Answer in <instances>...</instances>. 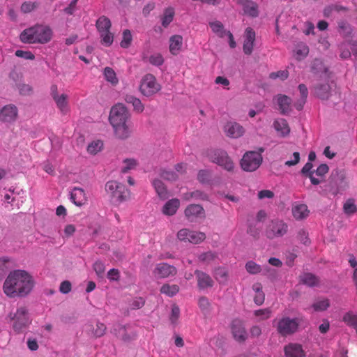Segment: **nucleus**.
<instances>
[{
	"instance_id": "nucleus-43",
	"label": "nucleus",
	"mask_w": 357,
	"mask_h": 357,
	"mask_svg": "<svg viewBox=\"0 0 357 357\" xmlns=\"http://www.w3.org/2000/svg\"><path fill=\"white\" fill-rule=\"evenodd\" d=\"M132 40V34L130 30L126 29L123 31L122 40L120 45L123 48H128L131 45Z\"/></svg>"
},
{
	"instance_id": "nucleus-58",
	"label": "nucleus",
	"mask_w": 357,
	"mask_h": 357,
	"mask_svg": "<svg viewBox=\"0 0 357 357\" xmlns=\"http://www.w3.org/2000/svg\"><path fill=\"white\" fill-rule=\"evenodd\" d=\"M215 258V255L212 252H204L199 256V260L205 264H209L211 261H213Z\"/></svg>"
},
{
	"instance_id": "nucleus-24",
	"label": "nucleus",
	"mask_w": 357,
	"mask_h": 357,
	"mask_svg": "<svg viewBox=\"0 0 357 357\" xmlns=\"http://www.w3.org/2000/svg\"><path fill=\"white\" fill-rule=\"evenodd\" d=\"M180 206V201L176 199L169 200L162 208V213L167 215H173L177 211Z\"/></svg>"
},
{
	"instance_id": "nucleus-10",
	"label": "nucleus",
	"mask_w": 357,
	"mask_h": 357,
	"mask_svg": "<svg viewBox=\"0 0 357 357\" xmlns=\"http://www.w3.org/2000/svg\"><path fill=\"white\" fill-rule=\"evenodd\" d=\"M177 238L181 241H188L191 243L197 244L206 238V234L200 231L182 229L178 231Z\"/></svg>"
},
{
	"instance_id": "nucleus-9",
	"label": "nucleus",
	"mask_w": 357,
	"mask_h": 357,
	"mask_svg": "<svg viewBox=\"0 0 357 357\" xmlns=\"http://www.w3.org/2000/svg\"><path fill=\"white\" fill-rule=\"evenodd\" d=\"M288 230L287 225L282 220H272L267 226L265 234L267 238L273 239L281 237L287 234Z\"/></svg>"
},
{
	"instance_id": "nucleus-21",
	"label": "nucleus",
	"mask_w": 357,
	"mask_h": 357,
	"mask_svg": "<svg viewBox=\"0 0 357 357\" xmlns=\"http://www.w3.org/2000/svg\"><path fill=\"white\" fill-rule=\"evenodd\" d=\"M169 52L173 55H177L183 46V37L180 35H173L169 38Z\"/></svg>"
},
{
	"instance_id": "nucleus-52",
	"label": "nucleus",
	"mask_w": 357,
	"mask_h": 357,
	"mask_svg": "<svg viewBox=\"0 0 357 357\" xmlns=\"http://www.w3.org/2000/svg\"><path fill=\"white\" fill-rule=\"evenodd\" d=\"M210 26L212 31L220 37H223L225 31L224 30L223 24L220 22H214L210 23Z\"/></svg>"
},
{
	"instance_id": "nucleus-7",
	"label": "nucleus",
	"mask_w": 357,
	"mask_h": 357,
	"mask_svg": "<svg viewBox=\"0 0 357 357\" xmlns=\"http://www.w3.org/2000/svg\"><path fill=\"white\" fill-rule=\"evenodd\" d=\"M209 160L228 172H233L234 164L227 153L222 149H211L207 151Z\"/></svg>"
},
{
	"instance_id": "nucleus-49",
	"label": "nucleus",
	"mask_w": 357,
	"mask_h": 357,
	"mask_svg": "<svg viewBox=\"0 0 357 357\" xmlns=\"http://www.w3.org/2000/svg\"><path fill=\"white\" fill-rule=\"evenodd\" d=\"M10 269V260L8 257L0 258V280Z\"/></svg>"
},
{
	"instance_id": "nucleus-14",
	"label": "nucleus",
	"mask_w": 357,
	"mask_h": 357,
	"mask_svg": "<svg viewBox=\"0 0 357 357\" xmlns=\"http://www.w3.org/2000/svg\"><path fill=\"white\" fill-rule=\"evenodd\" d=\"M225 135L231 138H238L241 137L245 130L243 126L236 122H227L224 126Z\"/></svg>"
},
{
	"instance_id": "nucleus-60",
	"label": "nucleus",
	"mask_w": 357,
	"mask_h": 357,
	"mask_svg": "<svg viewBox=\"0 0 357 357\" xmlns=\"http://www.w3.org/2000/svg\"><path fill=\"white\" fill-rule=\"evenodd\" d=\"M344 211L347 214H352L354 213L357 208L356 205L354 204V202L352 200H348L344 204Z\"/></svg>"
},
{
	"instance_id": "nucleus-20",
	"label": "nucleus",
	"mask_w": 357,
	"mask_h": 357,
	"mask_svg": "<svg viewBox=\"0 0 357 357\" xmlns=\"http://www.w3.org/2000/svg\"><path fill=\"white\" fill-rule=\"evenodd\" d=\"M70 199L78 206L85 204L87 202V197L84 190L77 187H75L71 192Z\"/></svg>"
},
{
	"instance_id": "nucleus-53",
	"label": "nucleus",
	"mask_w": 357,
	"mask_h": 357,
	"mask_svg": "<svg viewBox=\"0 0 357 357\" xmlns=\"http://www.w3.org/2000/svg\"><path fill=\"white\" fill-rule=\"evenodd\" d=\"M246 271L250 274H257L261 272V266L253 261H249L245 264Z\"/></svg>"
},
{
	"instance_id": "nucleus-3",
	"label": "nucleus",
	"mask_w": 357,
	"mask_h": 357,
	"mask_svg": "<svg viewBox=\"0 0 357 357\" xmlns=\"http://www.w3.org/2000/svg\"><path fill=\"white\" fill-rule=\"evenodd\" d=\"M52 30L45 26L36 25L24 29L20 34V40L24 43H47L51 40Z\"/></svg>"
},
{
	"instance_id": "nucleus-15",
	"label": "nucleus",
	"mask_w": 357,
	"mask_h": 357,
	"mask_svg": "<svg viewBox=\"0 0 357 357\" xmlns=\"http://www.w3.org/2000/svg\"><path fill=\"white\" fill-rule=\"evenodd\" d=\"M184 213L186 218L190 222L205 216L204 209L199 204H190L186 207Z\"/></svg>"
},
{
	"instance_id": "nucleus-45",
	"label": "nucleus",
	"mask_w": 357,
	"mask_h": 357,
	"mask_svg": "<svg viewBox=\"0 0 357 357\" xmlns=\"http://www.w3.org/2000/svg\"><path fill=\"white\" fill-rule=\"evenodd\" d=\"M198 305L203 313H209L211 312V304L206 297H200L198 301Z\"/></svg>"
},
{
	"instance_id": "nucleus-13",
	"label": "nucleus",
	"mask_w": 357,
	"mask_h": 357,
	"mask_svg": "<svg viewBox=\"0 0 357 357\" xmlns=\"http://www.w3.org/2000/svg\"><path fill=\"white\" fill-rule=\"evenodd\" d=\"M231 329L232 335L236 341L243 342L246 340L247 332L241 320H233L231 324Z\"/></svg>"
},
{
	"instance_id": "nucleus-50",
	"label": "nucleus",
	"mask_w": 357,
	"mask_h": 357,
	"mask_svg": "<svg viewBox=\"0 0 357 357\" xmlns=\"http://www.w3.org/2000/svg\"><path fill=\"white\" fill-rule=\"evenodd\" d=\"M330 305L329 301L328 299H322L314 302L312 307L314 311H324Z\"/></svg>"
},
{
	"instance_id": "nucleus-19",
	"label": "nucleus",
	"mask_w": 357,
	"mask_h": 357,
	"mask_svg": "<svg viewBox=\"0 0 357 357\" xmlns=\"http://www.w3.org/2000/svg\"><path fill=\"white\" fill-rule=\"evenodd\" d=\"M285 357H305V353L301 344L290 343L284 347Z\"/></svg>"
},
{
	"instance_id": "nucleus-8",
	"label": "nucleus",
	"mask_w": 357,
	"mask_h": 357,
	"mask_svg": "<svg viewBox=\"0 0 357 357\" xmlns=\"http://www.w3.org/2000/svg\"><path fill=\"white\" fill-rule=\"evenodd\" d=\"M160 89V84L152 74H146L142 77L139 90L144 96L147 97L151 96L158 93Z\"/></svg>"
},
{
	"instance_id": "nucleus-64",
	"label": "nucleus",
	"mask_w": 357,
	"mask_h": 357,
	"mask_svg": "<svg viewBox=\"0 0 357 357\" xmlns=\"http://www.w3.org/2000/svg\"><path fill=\"white\" fill-rule=\"evenodd\" d=\"M179 314H180L179 307L176 305H173L172 307V312H171V316H170V320L172 324H175L177 321V320L179 317Z\"/></svg>"
},
{
	"instance_id": "nucleus-47",
	"label": "nucleus",
	"mask_w": 357,
	"mask_h": 357,
	"mask_svg": "<svg viewBox=\"0 0 357 357\" xmlns=\"http://www.w3.org/2000/svg\"><path fill=\"white\" fill-rule=\"evenodd\" d=\"M126 328L121 325H118L117 328H114L112 333H113L118 337L121 338L123 341H128L130 337L126 334Z\"/></svg>"
},
{
	"instance_id": "nucleus-30",
	"label": "nucleus",
	"mask_w": 357,
	"mask_h": 357,
	"mask_svg": "<svg viewBox=\"0 0 357 357\" xmlns=\"http://www.w3.org/2000/svg\"><path fill=\"white\" fill-rule=\"evenodd\" d=\"M130 190H128L126 186L121 183L119 188L116 190L112 197L116 198L119 202H123L130 198Z\"/></svg>"
},
{
	"instance_id": "nucleus-16",
	"label": "nucleus",
	"mask_w": 357,
	"mask_h": 357,
	"mask_svg": "<svg viewBox=\"0 0 357 357\" xmlns=\"http://www.w3.org/2000/svg\"><path fill=\"white\" fill-rule=\"evenodd\" d=\"M195 275L197 281V287L199 289H205L213 286L214 281L208 274L202 271L196 270Z\"/></svg>"
},
{
	"instance_id": "nucleus-33",
	"label": "nucleus",
	"mask_w": 357,
	"mask_h": 357,
	"mask_svg": "<svg viewBox=\"0 0 357 357\" xmlns=\"http://www.w3.org/2000/svg\"><path fill=\"white\" fill-rule=\"evenodd\" d=\"M96 25L98 32L100 33L110 30L112 24L110 20L108 17L105 16H101L97 20Z\"/></svg>"
},
{
	"instance_id": "nucleus-48",
	"label": "nucleus",
	"mask_w": 357,
	"mask_h": 357,
	"mask_svg": "<svg viewBox=\"0 0 357 357\" xmlns=\"http://www.w3.org/2000/svg\"><path fill=\"white\" fill-rule=\"evenodd\" d=\"M102 146L103 143L100 140L92 142L88 145L87 151L91 154L95 155L101 151Z\"/></svg>"
},
{
	"instance_id": "nucleus-35",
	"label": "nucleus",
	"mask_w": 357,
	"mask_h": 357,
	"mask_svg": "<svg viewBox=\"0 0 357 357\" xmlns=\"http://www.w3.org/2000/svg\"><path fill=\"white\" fill-rule=\"evenodd\" d=\"M301 282L309 287H314L318 284L319 279L310 273H306L301 275Z\"/></svg>"
},
{
	"instance_id": "nucleus-18",
	"label": "nucleus",
	"mask_w": 357,
	"mask_h": 357,
	"mask_svg": "<svg viewBox=\"0 0 357 357\" xmlns=\"http://www.w3.org/2000/svg\"><path fill=\"white\" fill-rule=\"evenodd\" d=\"M255 40V32L250 28L248 27L245 31L243 52L245 54L250 55L252 52L254 43Z\"/></svg>"
},
{
	"instance_id": "nucleus-32",
	"label": "nucleus",
	"mask_w": 357,
	"mask_h": 357,
	"mask_svg": "<svg viewBox=\"0 0 357 357\" xmlns=\"http://www.w3.org/2000/svg\"><path fill=\"white\" fill-rule=\"evenodd\" d=\"M342 321L349 327H352L357 333V314L349 311L345 313L342 317Z\"/></svg>"
},
{
	"instance_id": "nucleus-42",
	"label": "nucleus",
	"mask_w": 357,
	"mask_h": 357,
	"mask_svg": "<svg viewBox=\"0 0 357 357\" xmlns=\"http://www.w3.org/2000/svg\"><path fill=\"white\" fill-rule=\"evenodd\" d=\"M309 53L308 47L303 43L298 44L295 50L296 59L301 60L305 58Z\"/></svg>"
},
{
	"instance_id": "nucleus-46",
	"label": "nucleus",
	"mask_w": 357,
	"mask_h": 357,
	"mask_svg": "<svg viewBox=\"0 0 357 357\" xmlns=\"http://www.w3.org/2000/svg\"><path fill=\"white\" fill-rule=\"evenodd\" d=\"M137 165V162L133 158H126L123 160V166L121 169V172L126 174L131 169H135Z\"/></svg>"
},
{
	"instance_id": "nucleus-5",
	"label": "nucleus",
	"mask_w": 357,
	"mask_h": 357,
	"mask_svg": "<svg viewBox=\"0 0 357 357\" xmlns=\"http://www.w3.org/2000/svg\"><path fill=\"white\" fill-rule=\"evenodd\" d=\"M300 319L284 316L273 321V326L279 335L287 337L296 333L299 327Z\"/></svg>"
},
{
	"instance_id": "nucleus-22",
	"label": "nucleus",
	"mask_w": 357,
	"mask_h": 357,
	"mask_svg": "<svg viewBox=\"0 0 357 357\" xmlns=\"http://www.w3.org/2000/svg\"><path fill=\"white\" fill-rule=\"evenodd\" d=\"M309 210L305 204H296L292 208V214L296 220H303L309 215Z\"/></svg>"
},
{
	"instance_id": "nucleus-59",
	"label": "nucleus",
	"mask_w": 357,
	"mask_h": 357,
	"mask_svg": "<svg viewBox=\"0 0 357 357\" xmlns=\"http://www.w3.org/2000/svg\"><path fill=\"white\" fill-rule=\"evenodd\" d=\"M289 73L287 70H279L278 72H273L269 75V77L272 79H276L279 78L281 80H285L287 79Z\"/></svg>"
},
{
	"instance_id": "nucleus-31",
	"label": "nucleus",
	"mask_w": 357,
	"mask_h": 357,
	"mask_svg": "<svg viewBox=\"0 0 357 357\" xmlns=\"http://www.w3.org/2000/svg\"><path fill=\"white\" fill-rule=\"evenodd\" d=\"M153 185L160 198L165 199L168 197L167 190L164 183L160 180H153Z\"/></svg>"
},
{
	"instance_id": "nucleus-51",
	"label": "nucleus",
	"mask_w": 357,
	"mask_h": 357,
	"mask_svg": "<svg viewBox=\"0 0 357 357\" xmlns=\"http://www.w3.org/2000/svg\"><path fill=\"white\" fill-rule=\"evenodd\" d=\"M39 6V3L36 1H24L21 6V11L23 13H29L36 9Z\"/></svg>"
},
{
	"instance_id": "nucleus-1",
	"label": "nucleus",
	"mask_w": 357,
	"mask_h": 357,
	"mask_svg": "<svg viewBox=\"0 0 357 357\" xmlns=\"http://www.w3.org/2000/svg\"><path fill=\"white\" fill-rule=\"evenodd\" d=\"M33 285V278L26 271L15 270L5 280L3 291L10 298L24 297L31 291Z\"/></svg>"
},
{
	"instance_id": "nucleus-44",
	"label": "nucleus",
	"mask_w": 357,
	"mask_h": 357,
	"mask_svg": "<svg viewBox=\"0 0 357 357\" xmlns=\"http://www.w3.org/2000/svg\"><path fill=\"white\" fill-rule=\"evenodd\" d=\"M227 271L222 267L217 268L214 271V277L220 283H224L227 280Z\"/></svg>"
},
{
	"instance_id": "nucleus-29",
	"label": "nucleus",
	"mask_w": 357,
	"mask_h": 357,
	"mask_svg": "<svg viewBox=\"0 0 357 357\" xmlns=\"http://www.w3.org/2000/svg\"><path fill=\"white\" fill-rule=\"evenodd\" d=\"M298 90L301 93V99L295 103L294 106L298 110H301L303 107L304 104L306 102V99L308 95V90L307 86L304 84L298 85Z\"/></svg>"
},
{
	"instance_id": "nucleus-40",
	"label": "nucleus",
	"mask_w": 357,
	"mask_h": 357,
	"mask_svg": "<svg viewBox=\"0 0 357 357\" xmlns=\"http://www.w3.org/2000/svg\"><path fill=\"white\" fill-rule=\"evenodd\" d=\"M254 315L258 318V321H264L269 319L272 314V310L271 308H264L255 310L253 312Z\"/></svg>"
},
{
	"instance_id": "nucleus-2",
	"label": "nucleus",
	"mask_w": 357,
	"mask_h": 357,
	"mask_svg": "<svg viewBox=\"0 0 357 357\" xmlns=\"http://www.w3.org/2000/svg\"><path fill=\"white\" fill-rule=\"evenodd\" d=\"M130 118V114L123 104L119 103L112 107L109 121L118 139H126L130 136L132 126Z\"/></svg>"
},
{
	"instance_id": "nucleus-12",
	"label": "nucleus",
	"mask_w": 357,
	"mask_h": 357,
	"mask_svg": "<svg viewBox=\"0 0 357 357\" xmlns=\"http://www.w3.org/2000/svg\"><path fill=\"white\" fill-rule=\"evenodd\" d=\"M176 273L177 270L176 267L167 263L158 264L153 271L155 278L158 279L174 276L176 274Z\"/></svg>"
},
{
	"instance_id": "nucleus-63",
	"label": "nucleus",
	"mask_w": 357,
	"mask_h": 357,
	"mask_svg": "<svg viewBox=\"0 0 357 357\" xmlns=\"http://www.w3.org/2000/svg\"><path fill=\"white\" fill-rule=\"evenodd\" d=\"M338 28L339 31L342 34H349L351 33V29L349 26V24L344 22V21H340L338 22Z\"/></svg>"
},
{
	"instance_id": "nucleus-61",
	"label": "nucleus",
	"mask_w": 357,
	"mask_h": 357,
	"mask_svg": "<svg viewBox=\"0 0 357 357\" xmlns=\"http://www.w3.org/2000/svg\"><path fill=\"white\" fill-rule=\"evenodd\" d=\"M211 177V174L209 171L202 169L200 170L197 175L198 180L202 183H207Z\"/></svg>"
},
{
	"instance_id": "nucleus-25",
	"label": "nucleus",
	"mask_w": 357,
	"mask_h": 357,
	"mask_svg": "<svg viewBox=\"0 0 357 357\" xmlns=\"http://www.w3.org/2000/svg\"><path fill=\"white\" fill-rule=\"evenodd\" d=\"M278 104L281 114H285L290 111L291 100L285 95H280L278 96Z\"/></svg>"
},
{
	"instance_id": "nucleus-17",
	"label": "nucleus",
	"mask_w": 357,
	"mask_h": 357,
	"mask_svg": "<svg viewBox=\"0 0 357 357\" xmlns=\"http://www.w3.org/2000/svg\"><path fill=\"white\" fill-rule=\"evenodd\" d=\"M331 86L328 81L319 82L314 85L313 92L316 96L322 100H327L331 96Z\"/></svg>"
},
{
	"instance_id": "nucleus-23",
	"label": "nucleus",
	"mask_w": 357,
	"mask_h": 357,
	"mask_svg": "<svg viewBox=\"0 0 357 357\" xmlns=\"http://www.w3.org/2000/svg\"><path fill=\"white\" fill-rule=\"evenodd\" d=\"M53 100H54L57 108L62 114H66L69 111L68 95L62 93L60 96L55 97Z\"/></svg>"
},
{
	"instance_id": "nucleus-62",
	"label": "nucleus",
	"mask_w": 357,
	"mask_h": 357,
	"mask_svg": "<svg viewBox=\"0 0 357 357\" xmlns=\"http://www.w3.org/2000/svg\"><path fill=\"white\" fill-rule=\"evenodd\" d=\"M15 55L17 57L24 58L27 60H33L35 56L30 51L17 50Z\"/></svg>"
},
{
	"instance_id": "nucleus-38",
	"label": "nucleus",
	"mask_w": 357,
	"mask_h": 357,
	"mask_svg": "<svg viewBox=\"0 0 357 357\" xmlns=\"http://www.w3.org/2000/svg\"><path fill=\"white\" fill-rule=\"evenodd\" d=\"M243 10L248 15L256 17L258 15L257 4L251 1L246 0L243 3Z\"/></svg>"
},
{
	"instance_id": "nucleus-26",
	"label": "nucleus",
	"mask_w": 357,
	"mask_h": 357,
	"mask_svg": "<svg viewBox=\"0 0 357 357\" xmlns=\"http://www.w3.org/2000/svg\"><path fill=\"white\" fill-rule=\"evenodd\" d=\"M274 128L280 132L282 136H287L290 132L289 126L284 119H278L273 123Z\"/></svg>"
},
{
	"instance_id": "nucleus-56",
	"label": "nucleus",
	"mask_w": 357,
	"mask_h": 357,
	"mask_svg": "<svg viewBox=\"0 0 357 357\" xmlns=\"http://www.w3.org/2000/svg\"><path fill=\"white\" fill-rule=\"evenodd\" d=\"M160 176L162 178L172 181H176L178 177V174L172 170H162Z\"/></svg>"
},
{
	"instance_id": "nucleus-41",
	"label": "nucleus",
	"mask_w": 357,
	"mask_h": 357,
	"mask_svg": "<svg viewBox=\"0 0 357 357\" xmlns=\"http://www.w3.org/2000/svg\"><path fill=\"white\" fill-rule=\"evenodd\" d=\"M104 75L105 77V79L112 83L113 85H116L119 82V79L116 77V73L114 70L110 68V67H106L104 69Z\"/></svg>"
},
{
	"instance_id": "nucleus-55",
	"label": "nucleus",
	"mask_w": 357,
	"mask_h": 357,
	"mask_svg": "<svg viewBox=\"0 0 357 357\" xmlns=\"http://www.w3.org/2000/svg\"><path fill=\"white\" fill-rule=\"evenodd\" d=\"M93 268L97 274L98 277L102 278L104 276L105 266L102 261H96L93 265Z\"/></svg>"
},
{
	"instance_id": "nucleus-6",
	"label": "nucleus",
	"mask_w": 357,
	"mask_h": 357,
	"mask_svg": "<svg viewBox=\"0 0 357 357\" xmlns=\"http://www.w3.org/2000/svg\"><path fill=\"white\" fill-rule=\"evenodd\" d=\"M264 151L263 148H259L258 151H247L241 160V166L243 170L248 172L257 170L262 163L261 153Z\"/></svg>"
},
{
	"instance_id": "nucleus-28",
	"label": "nucleus",
	"mask_w": 357,
	"mask_h": 357,
	"mask_svg": "<svg viewBox=\"0 0 357 357\" xmlns=\"http://www.w3.org/2000/svg\"><path fill=\"white\" fill-rule=\"evenodd\" d=\"M124 100L128 104H130L132 105L133 109L135 112L138 113H142L144 111V105L142 103L141 100L139 98L135 97L132 95L128 94L125 96Z\"/></svg>"
},
{
	"instance_id": "nucleus-4",
	"label": "nucleus",
	"mask_w": 357,
	"mask_h": 357,
	"mask_svg": "<svg viewBox=\"0 0 357 357\" xmlns=\"http://www.w3.org/2000/svg\"><path fill=\"white\" fill-rule=\"evenodd\" d=\"M13 321V328L17 333L24 332L31 324L29 310L25 305H20L15 312H10L8 315Z\"/></svg>"
},
{
	"instance_id": "nucleus-34",
	"label": "nucleus",
	"mask_w": 357,
	"mask_h": 357,
	"mask_svg": "<svg viewBox=\"0 0 357 357\" xmlns=\"http://www.w3.org/2000/svg\"><path fill=\"white\" fill-rule=\"evenodd\" d=\"M175 15L174 9L169 7L164 10L163 15L161 17L162 25L164 27H167L172 22Z\"/></svg>"
},
{
	"instance_id": "nucleus-57",
	"label": "nucleus",
	"mask_w": 357,
	"mask_h": 357,
	"mask_svg": "<svg viewBox=\"0 0 357 357\" xmlns=\"http://www.w3.org/2000/svg\"><path fill=\"white\" fill-rule=\"evenodd\" d=\"M149 61L152 65H154V66H161L163 63L164 59H163L162 56L160 53H156V54H152L149 57Z\"/></svg>"
},
{
	"instance_id": "nucleus-37",
	"label": "nucleus",
	"mask_w": 357,
	"mask_h": 357,
	"mask_svg": "<svg viewBox=\"0 0 357 357\" xmlns=\"http://www.w3.org/2000/svg\"><path fill=\"white\" fill-rule=\"evenodd\" d=\"M107 330L106 326L101 322L98 321L96 326V328H93V326H90V331H91V334L93 337L98 338L103 336Z\"/></svg>"
},
{
	"instance_id": "nucleus-36",
	"label": "nucleus",
	"mask_w": 357,
	"mask_h": 357,
	"mask_svg": "<svg viewBox=\"0 0 357 357\" xmlns=\"http://www.w3.org/2000/svg\"><path fill=\"white\" fill-rule=\"evenodd\" d=\"M179 291V287L177 284H165L160 288V292L168 296H174Z\"/></svg>"
},
{
	"instance_id": "nucleus-11",
	"label": "nucleus",
	"mask_w": 357,
	"mask_h": 357,
	"mask_svg": "<svg viewBox=\"0 0 357 357\" xmlns=\"http://www.w3.org/2000/svg\"><path fill=\"white\" fill-rule=\"evenodd\" d=\"M18 117V109L13 104L3 106L0 110V121L3 123L15 122Z\"/></svg>"
},
{
	"instance_id": "nucleus-39",
	"label": "nucleus",
	"mask_w": 357,
	"mask_h": 357,
	"mask_svg": "<svg viewBox=\"0 0 357 357\" xmlns=\"http://www.w3.org/2000/svg\"><path fill=\"white\" fill-rule=\"evenodd\" d=\"M99 33L102 45L105 47H109L112 45L114 41V34L110 31V30L100 32Z\"/></svg>"
},
{
	"instance_id": "nucleus-27",
	"label": "nucleus",
	"mask_w": 357,
	"mask_h": 357,
	"mask_svg": "<svg viewBox=\"0 0 357 357\" xmlns=\"http://www.w3.org/2000/svg\"><path fill=\"white\" fill-rule=\"evenodd\" d=\"M252 289L255 293L254 302L257 305H261L265 300V294L262 291V285L259 282L255 283L252 285Z\"/></svg>"
},
{
	"instance_id": "nucleus-54",
	"label": "nucleus",
	"mask_w": 357,
	"mask_h": 357,
	"mask_svg": "<svg viewBox=\"0 0 357 357\" xmlns=\"http://www.w3.org/2000/svg\"><path fill=\"white\" fill-rule=\"evenodd\" d=\"M120 185L121 183L116 181H109L105 185V190L108 193L111 194L112 197H113L116 190L119 188Z\"/></svg>"
}]
</instances>
